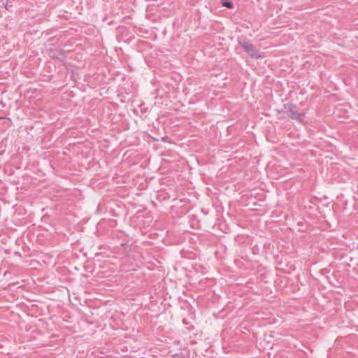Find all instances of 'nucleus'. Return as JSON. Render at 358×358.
Instances as JSON below:
<instances>
[{
	"label": "nucleus",
	"mask_w": 358,
	"mask_h": 358,
	"mask_svg": "<svg viewBox=\"0 0 358 358\" xmlns=\"http://www.w3.org/2000/svg\"><path fill=\"white\" fill-rule=\"evenodd\" d=\"M221 3L222 6L228 8H233V3L229 0H221Z\"/></svg>",
	"instance_id": "nucleus-3"
},
{
	"label": "nucleus",
	"mask_w": 358,
	"mask_h": 358,
	"mask_svg": "<svg viewBox=\"0 0 358 358\" xmlns=\"http://www.w3.org/2000/svg\"><path fill=\"white\" fill-rule=\"evenodd\" d=\"M5 8H6V9H7L8 10H9V8H8V4H7V3L5 5Z\"/></svg>",
	"instance_id": "nucleus-5"
},
{
	"label": "nucleus",
	"mask_w": 358,
	"mask_h": 358,
	"mask_svg": "<svg viewBox=\"0 0 358 358\" xmlns=\"http://www.w3.org/2000/svg\"><path fill=\"white\" fill-rule=\"evenodd\" d=\"M4 107H5V104L2 101H0V119L5 118L6 113L3 111Z\"/></svg>",
	"instance_id": "nucleus-4"
},
{
	"label": "nucleus",
	"mask_w": 358,
	"mask_h": 358,
	"mask_svg": "<svg viewBox=\"0 0 358 358\" xmlns=\"http://www.w3.org/2000/svg\"><path fill=\"white\" fill-rule=\"evenodd\" d=\"M283 108L284 110L289 111L290 113L289 117L291 119L295 120L301 123L303 122V117L304 115V113L298 112L296 110V106L295 105L288 103L284 104Z\"/></svg>",
	"instance_id": "nucleus-1"
},
{
	"label": "nucleus",
	"mask_w": 358,
	"mask_h": 358,
	"mask_svg": "<svg viewBox=\"0 0 358 358\" xmlns=\"http://www.w3.org/2000/svg\"><path fill=\"white\" fill-rule=\"evenodd\" d=\"M240 45L252 58L259 59L264 57V53L260 52L259 50L252 43L243 42L240 43Z\"/></svg>",
	"instance_id": "nucleus-2"
},
{
	"label": "nucleus",
	"mask_w": 358,
	"mask_h": 358,
	"mask_svg": "<svg viewBox=\"0 0 358 358\" xmlns=\"http://www.w3.org/2000/svg\"><path fill=\"white\" fill-rule=\"evenodd\" d=\"M179 358H185V357H179Z\"/></svg>",
	"instance_id": "nucleus-6"
}]
</instances>
